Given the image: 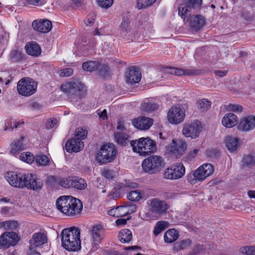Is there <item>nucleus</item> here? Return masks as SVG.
<instances>
[{
  "instance_id": "5fc2aeb1",
  "label": "nucleus",
  "mask_w": 255,
  "mask_h": 255,
  "mask_svg": "<svg viewBox=\"0 0 255 255\" xmlns=\"http://www.w3.org/2000/svg\"><path fill=\"white\" fill-rule=\"evenodd\" d=\"M187 180L191 184L194 185L200 182L197 179V176L195 171L193 172L190 173L187 177Z\"/></svg>"
},
{
  "instance_id": "bf43d9fd",
  "label": "nucleus",
  "mask_w": 255,
  "mask_h": 255,
  "mask_svg": "<svg viewBox=\"0 0 255 255\" xmlns=\"http://www.w3.org/2000/svg\"><path fill=\"white\" fill-rule=\"evenodd\" d=\"M73 74V69L71 68H67L61 70V73L63 77H69Z\"/></svg>"
},
{
  "instance_id": "cd10ccee",
  "label": "nucleus",
  "mask_w": 255,
  "mask_h": 255,
  "mask_svg": "<svg viewBox=\"0 0 255 255\" xmlns=\"http://www.w3.org/2000/svg\"><path fill=\"white\" fill-rule=\"evenodd\" d=\"M25 137L24 136H21L19 139H15L11 144V152L13 154L18 153L26 147L24 144Z\"/></svg>"
},
{
  "instance_id": "864d4df0",
  "label": "nucleus",
  "mask_w": 255,
  "mask_h": 255,
  "mask_svg": "<svg viewBox=\"0 0 255 255\" xmlns=\"http://www.w3.org/2000/svg\"><path fill=\"white\" fill-rule=\"evenodd\" d=\"M97 2L101 7L108 8L113 4L114 0H97Z\"/></svg>"
},
{
  "instance_id": "8fccbe9b",
  "label": "nucleus",
  "mask_w": 255,
  "mask_h": 255,
  "mask_svg": "<svg viewBox=\"0 0 255 255\" xmlns=\"http://www.w3.org/2000/svg\"><path fill=\"white\" fill-rule=\"evenodd\" d=\"M167 223L165 221L158 222L153 230V233L155 236L158 235L160 232L163 231Z\"/></svg>"
},
{
  "instance_id": "79ce46f5",
  "label": "nucleus",
  "mask_w": 255,
  "mask_h": 255,
  "mask_svg": "<svg viewBox=\"0 0 255 255\" xmlns=\"http://www.w3.org/2000/svg\"><path fill=\"white\" fill-rule=\"evenodd\" d=\"M24 124V122L23 120L15 121L13 123L11 121L7 122V124H5V130L10 131H12L14 129H16L20 127L21 125H22Z\"/></svg>"
},
{
  "instance_id": "39448f33",
  "label": "nucleus",
  "mask_w": 255,
  "mask_h": 255,
  "mask_svg": "<svg viewBox=\"0 0 255 255\" xmlns=\"http://www.w3.org/2000/svg\"><path fill=\"white\" fill-rule=\"evenodd\" d=\"M117 153V149L114 144H105L97 153L95 159L100 165H103L113 161L116 158Z\"/></svg>"
},
{
  "instance_id": "a878e982",
  "label": "nucleus",
  "mask_w": 255,
  "mask_h": 255,
  "mask_svg": "<svg viewBox=\"0 0 255 255\" xmlns=\"http://www.w3.org/2000/svg\"><path fill=\"white\" fill-rule=\"evenodd\" d=\"M159 105L153 99L147 100L141 104V110L147 114L152 113L157 110Z\"/></svg>"
},
{
  "instance_id": "6ab92c4d",
  "label": "nucleus",
  "mask_w": 255,
  "mask_h": 255,
  "mask_svg": "<svg viewBox=\"0 0 255 255\" xmlns=\"http://www.w3.org/2000/svg\"><path fill=\"white\" fill-rule=\"evenodd\" d=\"M153 120L148 117H139L133 119L132 121V125L137 129L140 130H147L152 125Z\"/></svg>"
},
{
  "instance_id": "6e6d98bb",
  "label": "nucleus",
  "mask_w": 255,
  "mask_h": 255,
  "mask_svg": "<svg viewBox=\"0 0 255 255\" xmlns=\"http://www.w3.org/2000/svg\"><path fill=\"white\" fill-rule=\"evenodd\" d=\"M95 18L96 15L94 13H91L88 14L85 20L86 25L87 26H91L95 22Z\"/></svg>"
},
{
  "instance_id": "3c124183",
  "label": "nucleus",
  "mask_w": 255,
  "mask_h": 255,
  "mask_svg": "<svg viewBox=\"0 0 255 255\" xmlns=\"http://www.w3.org/2000/svg\"><path fill=\"white\" fill-rule=\"evenodd\" d=\"M97 71H98L99 74L101 76L106 77L109 75L110 68L107 65L102 64L100 62V66H99Z\"/></svg>"
},
{
  "instance_id": "b1692460",
  "label": "nucleus",
  "mask_w": 255,
  "mask_h": 255,
  "mask_svg": "<svg viewBox=\"0 0 255 255\" xmlns=\"http://www.w3.org/2000/svg\"><path fill=\"white\" fill-rule=\"evenodd\" d=\"M188 21H189L191 28L196 31L201 29L205 23V20L203 17L200 15L194 16H191V15Z\"/></svg>"
},
{
  "instance_id": "f704fd0d",
  "label": "nucleus",
  "mask_w": 255,
  "mask_h": 255,
  "mask_svg": "<svg viewBox=\"0 0 255 255\" xmlns=\"http://www.w3.org/2000/svg\"><path fill=\"white\" fill-rule=\"evenodd\" d=\"M99 66H100V62L98 61H89L82 64L83 69L88 72L97 71Z\"/></svg>"
},
{
  "instance_id": "423d86ee",
  "label": "nucleus",
  "mask_w": 255,
  "mask_h": 255,
  "mask_svg": "<svg viewBox=\"0 0 255 255\" xmlns=\"http://www.w3.org/2000/svg\"><path fill=\"white\" fill-rule=\"evenodd\" d=\"M85 88V85L77 78H73L60 86L61 90L68 96H74L78 98H81L82 93Z\"/></svg>"
},
{
  "instance_id": "37998d69",
  "label": "nucleus",
  "mask_w": 255,
  "mask_h": 255,
  "mask_svg": "<svg viewBox=\"0 0 255 255\" xmlns=\"http://www.w3.org/2000/svg\"><path fill=\"white\" fill-rule=\"evenodd\" d=\"M128 199L131 201H139L142 198V194L139 190L131 191L127 195Z\"/></svg>"
},
{
  "instance_id": "7ed1b4c3",
  "label": "nucleus",
  "mask_w": 255,
  "mask_h": 255,
  "mask_svg": "<svg viewBox=\"0 0 255 255\" xmlns=\"http://www.w3.org/2000/svg\"><path fill=\"white\" fill-rule=\"evenodd\" d=\"M57 209L62 213L69 216L80 214L82 210L81 201L71 196H61L56 200Z\"/></svg>"
},
{
  "instance_id": "680f3d73",
  "label": "nucleus",
  "mask_w": 255,
  "mask_h": 255,
  "mask_svg": "<svg viewBox=\"0 0 255 255\" xmlns=\"http://www.w3.org/2000/svg\"><path fill=\"white\" fill-rule=\"evenodd\" d=\"M218 154V151L216 148H212L207 150V155L210 157H215Z\"/></svg>"
},
{
  "instance_id": "393cba45",
  "label": "nucleus",
  "mask_w": 255,
  "mask_h": 255,
  "mask_svg": "<svg viewBox=\"0 0 255 255\" xmlns=\"http://www.w3.org/2000/svg\"><path fill=\"white\" fill-rule=\"evenodd\" d=\"M170 73L176 76H193L198 75L199 74V70L198 69H181L176 67H170Z\"/></svg>"
},
{
  "instance_id": "ddd939ff",
  "label": "nucleus",
  "mask_w": 255,
  "mask_h": 255,
  "mask_svg": "<svg viewBox=\"0 0 255 255\" xmlns=\"http://www.w3.org/2000/svg\"><path fill=\"white\" fill-rule=\"evenodd\" d=\"M201 123L198 120L184 125L182 133L186 137L195 138L199 135L201 131Z\"/></svg>"
},
{
  "instance_id": "58836bf2",
  "label": "nucleus",
  "mask_w": 255,
  "mask_h": 255,
  "mask_svg": "<svg viewBox=\"0 0 255 255\" xmlns=\"http://www.w3.org/2000/svg\"><path fill=\"white\" fill-rule=\"evenodd\" d=\"M52 178L61 187L65 188H71V176L68 177H52Z\"/></svg>"
},
{
  "instance_id": "1a4fd4ad",
  "label": "nucleus",
  "mask_w": 255,
  "mask_h": 255,
  "mask_svg": "<svg viewBox=\"0 0 255 255\" xmlns=\"http://www.w3.org/2000/svg\"><path fill=\"white\" fill-rule=\"evenodd\" d=\"M202 4V0H184L178 7V14L184 22H188L191 15L192 9L199 8Z\"/></svg>"
},
{
  "instance_id": "7c9ffc66",
  "label": "nucleus",
  "mask_w": 255,
  "mask_h": 255,
  "mask_svg": "<svg viewBox=\"0 0 255 255\" xmlns=\"http://www.w3.org/2000/svg\"><path fill=\"white\" fill-rule=\"evenodd\" d=\"M119 29L120 33L124 36H126L127 34L131 30L130 19L128 16H124L121 23Z\"/></svg>"
},
{
  "instance_id": "aec40b11",
  "label": "nucleus",
  "mask_w": 255,
  "mask_h": 255,
  "mask_svg": "<svg viewBox=\"0 0 255 255\" xmlns=\"http://www.w3.org/2000/svg\"><path fill=\"white\" fill-rule=\"evenodd\" d=\"M255 128V116L248 115L242 119L239 123L238 128L243 131H249Z\"/></svg>"
},
{
  "instance_id": "09e8293b",
  "label": "nucleus",
  "mask_w": 255,
  "mask_h": 255,
  "mask_svg": "<svg viewBox=\"0 0 255 255\" xmlns=\"http://www.w3.org/2000/svg\"><path fill=\"white\" fill-rule=\"evenodd\" d=\"M25 55L17 50H14L10 53V58L14 62H19L24 58Z\"/></svg>"
},
{
  "instance_id": "a211bd4d",
  "label": "nucleus",
  "mask_w": 255,
  "mask_h": 255,
  "mask_svg": "<svg viewBox=\"0 0 255 255\" xmlns=\"http://www.w3.org/2000/svg\"><path fill=\"white\" fill-rule=\"evenodd\" d=\"M125 77L127 83L133 85L140 82L141 74L139 68L132 67L129 68L126 72Z\"/></svg>"
},
{
  "instance_id": "c85d7f7f",
  "label": "nucleus",
  "mask_w": 255,
  "mask_h": 255,
  "mask_svg": "<svg viewBox=\"0 0 255 255\" xmlns=\"http://www.w3.org/2000/svg\"><path fill=\"white\" fill-rule=\"evenodd\" d=\"M238 123L237 116L233 113L226 114L222 119V125L227 128L235 126Z\"/></svg>"
},
{
  "instance_id": "473e14b6",
  "label": "nucleus",
  "mask_w": 255,
  "mask_h": 255,
  "mask_svg": "<svg viewBox=\"0 0 255 255\" xmlns=\"http://www.w3.org/2000/svg\"><path fill=\"white\" fill-rule=\"evenodd\" d=\"M118 238L122 243H128L132 240V232L128 229H123L119 232Z\"/></svg>"
},
{
  "instance_id": "49530a36",
  "label": "nucleus",
  "mask_w": 255,
  "mask_h": 255,
  "mask_svg": "<svg viewBox=\"0 0 255 255\" xmlns=\"http://www.w3.org/2000/svg\"><path fill=\"white\" fill-rule=\"evenodd\" d=\"M156 0H137V8L139 9L146 8L153 5Z\"/></svg>"
},
{
  "instance_id": "c9c22d12",
  "label": "nucleus",
  "mask_w": 255,
  "mask_h": 255,
  "mask_svg": "<svg viewBox=\"0 0 255 255\" xmlns=\"http://www.w3.org/2000/svg\"><path fill=\"white\" fill-rule=\"evenodd\" d=\"M115 137L117 142L121 146H126L129 142V136L126 133L117 132L115 133Z\"/></svg>"
},
{
  "instance_id": "5701e85b",
  "label": "nucleus",
  "mask_w": 255,
  "mask_h": 255,
  "mask_svg": "<svg viewBox=\"0 0 255 255\" xmlns=\"http://www.w3.org/2000/svg\"><path fill=\"white\" fill-rule=\"evenodd\" d=\"M172 143L173 145L170 146V152L177 157H180L186 149V143L180 140L176 141L175 139L172 140Z\"/></svg>"
},
{
  "instance_id": "20e7f679",
  "label": "nucleus",
  "mask_w": 255,
  "mask_h": 255,
  "mask_svg": "<svg viewBox=\"0 0 255 255\" xmlns=\"http://www.w3.org/2000/svg\"><path fill=\"white\" fill-rule=\"evenodd\" d=\"M130 144L134 152L139 153L142 156H146L156 150L155 142L149 137H141L137 140H131Z\"/></svg>"
},
{
  "instance_id": "0eeeda50",
  "label": "nucleus",
  "mask_w": 255,
  "mask_h": 255,
  "mask_svg": "<svg viewBox=\"0 0 255 255\" xmlns=\"http://www.w3.org/2000/svg\"><path fill=\"white\" fill-rule=\"evenodd\" d=\"M37 87V82L32 78L24 77L21 78L17 83V90L19 95L28 97L36 92Z\"/></svg>"
},
{
  "instance_id": "4be33fe9",
  "label": "nucleus",
  "mask_w": 255,
  "mask_h": 255,
  "mask_svg": "<svg viewBox=\"0 0 255 255\" xmlns=\"http://www.w3.org/2000/svg\"><path fill=\"white\" fill-rule=\"evenodd\" d=\"M47 242L46 234L43 232L35 233L33 234L32 238L29 240L30 247L37 248L42 246Z\"/></svg>"
},
{
  "instance_id": "774afa93",
  "label": "nucleus",
  "mask_w": 255,
  "mask_h": 255,
  "mask_svg": "<svg viewBox=\"0 0 255 255\" xmlns=\"http://www.w3.org/2000/svg\"><path fill=\"white\" fill-rule=\"evenodd\" d=\"M104 255H117V251L112 249L107 250L104 251Z\"/></svg>"
},
{
  "instance_id": "f03ea898",
  "label": "nucleus",
  "mask_w": 255,
  "mask_h": 255,
  "mask_svg": "<svg viewBox=\"0 0 255 255\" xmlns=\"http://www.w3.org/2000/svg\"><path fill=\"white\" fill-rule=\"evenodd\" d=\"M80 230L76 227L64 229L61 233V245L66 250L76 252L81 248Z\"/></svg>"
},
{
  "instance_id": "e2e57ef3",
  "label": "nucleus",
  "mask_w": 255,
  "mask_h": 255,
  "mask_svg": "<svg viewBox=\"0 0 255 255\" xmlns=\"http://www.w3.org/2000/svg\"><path fill=\"white\" fill-rule=\"evenodd\" d=\"M102 175L107 179H111L113 177V173L111 171L106 169L102 172Z\"/></svg>"
},
{
  "instance_id": "4468645a",
  "label": "nucleus",
  "mask_w": 255,
  "mask_h": 255,
  "mask_svg": "<svg viewBox=\"0 0 255 255\" xmlns=\"http://www.w3.org/2000/svg\"><path fill=\"white\" fill-rule=\"evenodd\" d=\"M19 238L14 232H5L0 236V248L8 249L10 247L15 246Z\"/></svg>"
},
{
  "instance_id": "ea45409f",
  "label": "nucleus",
  "mask_w": 255,
  "mask_h": 255,
  "mask_svg": "<svg viewBox=\"0 0 255 255\" xmlns=\"http://www.w3.org/2000/svg\"><path fill=\"white\" fill-rule=\"evenodd\" d=\"M192 244V241L189 239H186L176 243L174 246V250L180 251L186 249Z\"/></svg>"
},
{
  "instance_id": "f3484780",
  "label": "nucleus",
  "mask_w": 255,
  "mask_h": 255,
  "mask_svg": "<svg viewBox=\"0 0 255 255\" xmlns=\"http://www.w3.org/2000/svg\"><path fill=\"white\" fill-rule=\"evenodd\" d=\"M214 171V168L213 166L210 163L204 164L195 170L197 176V179L200 182L203 181L207 177L212 174Z\"/></svg>"
},
{
  "instance_id": "4c0bfd02",
  "label": "nucleus",
  "mask_w": 255,
  "mask_h": 255,
  "mask_svg": "<svg viewBox=\"0 0 255 255\" xmlns=\"http://www.w3.org/2000/svg\"><path fill=\"white\" fill-rule=\"evenodd\" d=\"M242 165L244 168H251L255 165V156L252 154L245 155L242 160Z\"/></svg>"
},
{
  "instance_id": "052dcab7",
  "label": "nucleus",
  "mask_w": 255,
  "mask_h": 255,
  "mask_svg": "<svg viewBox=\"0 0 255 255\" xmlns=\"http://www.w3.org/2000/svg\"><path fill=\"white\" fill-rule=\"evenodd\" d=\"M4 227L7 228L13 229L17 226V222L16 221H6L2 223Z\"/></svg>"
},
{
  "instance_id": "bb28decb",
  "label": "nucleus",
  "mask_w": 255,
  "mask_h": 255,
  "mask_svg": "<svg viewBox=\"0 0 255 255\" xmlns=\"http://www.w3.org/2000/svg\"><path fill=\"white\" fill-rule=\"evenodd\" d=\"M25 49L27 54L33 57L38 56L41 52L40 46L35 41L27 42Z\"/></svg>"
},
{
  "instance_id": "13d9d810",
  "label": "nucleus",
  "mask_w": 255,
  "mask_h": 255,
  "mask_svg": "<svg viewBox=\"0 0 255 255\" xmlns=\"http://www.w3.org/2000/svg\"><path fill=\"white\" fill-rule=\"evenodd\" d=\"M228 109L231 111L241 113L243 110V107L241 105L230 104L228 105Z\"/></svg>"
},
{
  "instance_id": "412c9836",
  "label": "nucleus",
  "mask_w": 255,
  "mask_h": 255,
  "mask_svg": "<svg viewBox=\"0 0 255 255\" xmlns=\"http://www.w3.org/2000/svg\"><path fill=\"white\" fill-rule=\"evenodd\" d=\"M84 146V142L80 139L70 138L65 143V149L68 152H78Z\"/></svg>"
},
{
  "instance_id": "2f4dec72",
  "label": "nucleus",
  "mask_w": 255,
  "mask_h": 255,
  "mask_svg": "<svg viewBox=\"0 0 255 255\" xmlns=\"http://www.w3.org/2000/svg\"><path fill=\"white\" fill-rule=\"evenodd\" d=\"M178 237V232L174 229H170L165 232L164 240L165 243H172L177 240Z\"/></svg>"
},
{
  "instance_id": "6e6552de",
  "label": "nucleus",
  "mask_w": 255,
  "mask_h": 255,
  "mask_svg": "<svg viewBox=\"0 0 255 255\" xmlns=\"http://www.w3.org/2000/svg\"><path fill=\"white\" fill-rule=\"evenodd\" d=\"M164 164V160L160 156L151 155L142 162V167L144 171L149 174H154L159 171Z\"/></svg>"
},
{
  "instance_id": "a19ab883",
  "label": "nucleus",
  "mask_w": 255,
  "mask_h": 255,
  "mask_svg": "<svg viewBox=\"0 0 255 255\" xmlns=\"http://www.w3.org/2000/svg\"><path fill=\"white\" fill-rule=\"evenodd\" d=\"M35 157L30 152H23L19 156V159L27 163L32 164L35 161Z\"/></svg>"
},
{
  "instance_id": "dca6fc26",
  "label": "nucleus",
  "mask_w": 255,
  "mask_h": 255,
  "mask_svg": "<svg viewBox=\"0 0 255 255\" xmlns=\"http://www.w3.org/2000/svg\"><path fill=\"white\" fill-rule=\"evenodd\" d=\"M32 26L35 30L42 33L49 32L52 28L51 21L45 18L34 20Z\"/></svg>"
},
{
  "instance_id": "603ef678",
  "label": "nucleus",
  "mask_w": 255,
  "mask_h": 255,
  "mask_svg": "<svg viewBox=\"0 0 255 255\" xmlns=\"http://www.w3.org/2000/svg\"><path fill=\"white\" fill-rule=\"evenodd\" d=\"M87 134V131L86 130L83 129V128H78L75 132V138L80 139L81 140L84 139L86 138Z\"/></svg>"
},
{
  "instance_id": "338daca9",
  "label": "nucleus",
  "mask_w": 255,
  "mask_h": 255,
  "mask_svg": "<svg viewBox=\"0 0 255 255\" xmlns=\"http://www.w3.org/2000/svg\"><path fill=\"white\" fill-rule=\"evenodd\" d=\"M28 4L33 5H39L41 4V0H26Z\"/></svg>"
},
{
  "instance_id": "2eb2a0df",
  "label": "nucleus",
  "mask_w": 255,
  "mask_h": 255,
  "mask_svg": "<svg viewBox=\"0 0 255 255\" xmlns=\"http://www.w3.org/2000/svg\"><path fill=\"white\" fill-rule=\"evenodd\" d=\"M92 244L93 246L98 245L105 238V230L103 225L98 224L94 225L90 232Z\"/></svg>"
},
{
  "instance_id": "9d476101",
  "label": "nucleus",
  "mask_w": 255,
  "mask_h": 255,
  "mask_svg": "<svg viewBox=\"0 0 255 255\" xmlns=\"http://www.w3.org/2000/svg\"><path fill=\"white\" fill-rule=\"evenodd\" d=\"M150 213L156 218H158L167 213L169 206L164 200L153 198L150 201Z\"/></svg>"
},
{
  "instance_id": "f257e3e1",
  "label": "nucleus",
  "mask_w": 255,
  "mask_h": 255,
  "mask_svg": "<svg viewBox=\"0 0 255 255\" xmlns=\"http://www.w3.org/2000/svg\"><path fill=\"white\" fill-rule=\"evenodd\" d=\"M5 178L9 184L15 188L37 190L43 186L42 180L31 173L23 174L16 171L7 172Z\"/></svg>"
},
{
  "instance_id": "4d7b16f0",
  "label": "nucleus",
  "mask_w": 255,
  "mask_h": 255,
  "mask_svg": "<svg viewBox=\"0 0 255 255\" xmlns=\"http://www.w3.org/2000/svg\"><path fill=\"white\" fill-rule=\"evenodd\" d=\"M57 120L54 118L49 119L46 123V128L50 129L54 128L57 124Z\"/></svg>"
},
{
  "instance_id": "a18cd8bd",
  "label": "nucleus",
  "mask_w": 255,
  "mask_h": 255,
  "mask_svg": "<svg viewBox=\"0 0 255 255\" xmlns=\"http://www.w3.org/2000/svg\"><path fill=\"white\" fill-rule=\"evenodd\" d=\"M35 162L38 165L47 166L49 162V159L47 156L44 154L37 155L35 158Z\"/></svg>"
},
{
  "instance_id": "c03bdc74",
  "label": "nucleus",
  "mask_w": 255,
  "mask_h": 255,
  "mask_svg": "<svg viewBox=\"0 0 255 255\" xmlns=\"http://www.w3.org/2000/svg\"><path fill=\"white\" fill-rule=\"evenodd\" d=\"M211 102L206 99H202L197 103V108L202 112L207 111L211 106Z\"/></svg>"
},
{
  "instance_id": "f8f14e48",
  "label": "nucleus",
  "mask_w": 255,
  "mask_h": 255,
  "mask_svg": "<svg viewBox=\"0 0 255 255\" xmlns=\"http://www.w3.org/2000/svg\"><path fill=\"white\" fill-rule=\"evenodd\" d=\"M185 117L184 109L180 105H173L168 111L167 119L172 124H179L183 121Z\"/></svg>"
},
{
  "instance_id": "72a5a7b5",
  "label": "nucleus",
  "mask_w": 255,
  "mask_h": 255,
  "mask_svg": "<svg viewBox=\"0 0 255 255\" xmlns=\"http://www.w3.org/2000/svg\"><path fill=\"white\" fill-rule=\"evenodd\" d=\"M118 209L124 211L123 214H120V216L124 217L136 212L137 207L135 204H132L129 202H128L125 206L118 207Z\"/></svg>"
},
{
  "instance_id": "e433bc0d",
  "label": "nucleus",
  "mask_w": 255,
  "mask_h": 255,
  "mask_svg": "<svg viewBox=\"0 0 255 255\" xmlns=\"http://www.w3.org/2000/svg\"><path fill=\"white\" fill-rule=\"evenodd\" d=\"M226 145L231 152L236 151L239 145V140L237 137L228 136L226 139Z\"/></svg>"
},
{
  "instance_id": "9b49d317",
  "label": "nucleus",
  "mask_w": 255,
  "mask_h": 255,
  "mask_svg": "<svg viewBox=\"0 0 255 255\" xmlns=\"http://www.w3.org/2000/svg\"><path fill=\"white\" fill-rule=\"evenodd\" d=\"M185 173L184 166L181 162H178L167 168L164 171L163 176L166 179L175 180L183 177Z\"/></svg>"
},
{
  "instance_id": "c756f323",
  "label": "nucleus",
  "mask_w": 255,
  "mask_h": 255,
  "mask_svg": "<svg viewBox=\"0 0 255 255\" xmlns=\"http://www.w3.org/2000/svg\"><path fill=\"white\" fill-rule=\"evenodd\" d=\"M71 178V188L79 190H83L87 187V182L83 178L76 176H72Z\"/></svg>"
},
{
  "instance_id": "de8ad7c7",
  "label": "nucleus",
  "mask_w": 255,
  "mask_h": 255,
  "mask_svg": "<svg viewBox=\"0 0 255 255\" xmlns=\"http://www.w3.org/2000/svg\"><path fill=\"white\" fill-rule=\"evenodd\" d=\"M240 252L244 255H255V246H245L241 247Z\"/></svg>"
},
{
  "instance_id": "69168bd1",
  "label": "nucleus",
  "mask_w": 255,
  "mask_h": 255,
  "mask_svg": "<svg viewBox=\"0 0 255 255\" xmlns=\"http://www.w3.org/2000/svg\"><path fill=\"white\" fill-rule=\"evenodd\" d=\"M215 75L217 76L222 77L226 76L227 74V71L215 70L214 72Z\"/></svg>"
},
{
  "instance_id": "0e129e2a",
  "label": "nucleus",
  "mask_w": 255,
  "mask_h": 255,
  "mask_svg": "<svg viewBox=\"0 0 255 255\" xmlns=\"http://www.w3.org/2000/svg\"><path fill=\"white\" fill-rule=\"evenodd\" d=\"M36 248H32L29 246L28 251L27 252V255H40V254L36 250Z\"/></svg>"
}]
</instances>
